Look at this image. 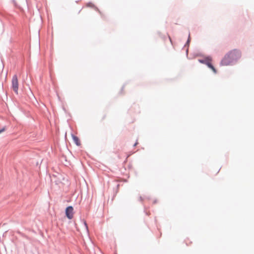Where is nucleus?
<instances>
[{
    "mask_svg": "<svg viewBox=\"0 0 254 254\" xmlns=\"http://www.w3.org/2000/svg\"><path fill=\"white\" fill-rule=\"evenodd\" d=\"M12 89L16 94H18V81L17 76L16 75H14L12 77Z\"/></svg>",
    "mask_w": 254,
    "mask_h": 254,
    "instance_id": "3",
    "label": "nucleus"
},
{
    "mask_svg": "<svg viewBox=\"0 0 254 254\" xmlns=\"http://www.w3.org/2000/svg\"><path fill=\"white\" fill-rule=\"evenodd\" d=\"M5 130V127H3L0 130V133L3 132Z\"/></svg>",
    "mask_w": 254,
    "mask_h": 254,
    "instance_id": "6",
    "label": "nucleus"
},
{
    "mask_svg": "<svg viewBox=\"0 0 254 254\" xmlns=\"http://www.w3.org/2000/svg\"><path fill=\"white\" fill-rule=\"evenodd\" d=\"M65 214L66 217L71 219L73 216V208L72 206H68L66 208L65 210Z\"/></svg>",
    "mask_w": 254,
    "mask_h": 254,
    "instance_id": "4",
    "label": "nucleus"
},
{
    "mask_svg": "<svg viewBox=\"0 0 254 254\" xmlns=\"http://www.w3.org/2000/svg\"><path fill=\"white\" fill-rule=\"evenodd\" d=\"M72 139H73V141H74V143H75L77 146H79V145H80V141H79V138H78L77 136H75V135H72Z\"/></svg>",
    "mask_w": 254,
    "mask_h": 254,
    "instance_id": "5",
    "label": "nucleus"
},
{
    "mask_svg": "<svg viewBox=\"0 0 254 254\" xmlns=\"http://www.w3.org/2000/svg\"><path fill=\"white\" fill-rule=\"evenodd\" d=\"M212 60V58L211 57H206L203 59H199L198 62L200 63L207 65L209 68L212 69L214 73H216L217 71L216 69L211 64Z\"/></svg>",
    "mask_w": 254,
    "mask_h": 254,
    "instance_id": "2",
    "label": "nucleus"
},
{
    "mask_svg": "<svg viewBox=\"0 0 254 254\" xmlns=\"http://www.w3.org/2000/svg\"><path fill=\"white\" fill-rule=\"evenodd\" d=\"M241 54L240 51L237 50L231 51L228 53L223 58L221 62L222 65H228L231 64L233 62L239 59Z\"/></svg>",
    "mask_w": 254,
    "mask_h": 254,
    "instance_id": "1",
    "label": "nucleus"
}]
</instances>
